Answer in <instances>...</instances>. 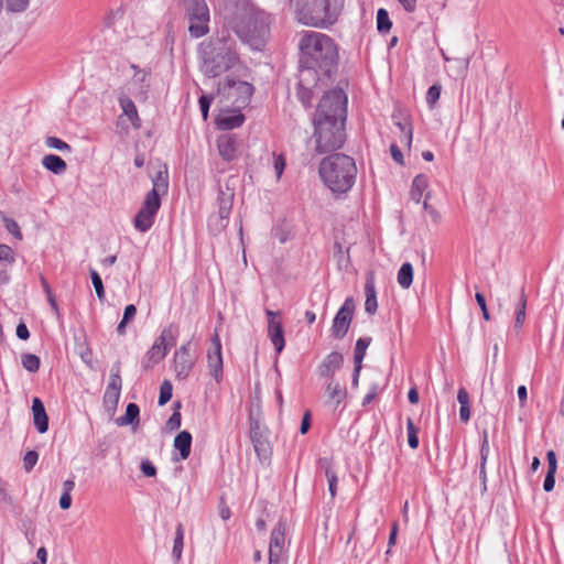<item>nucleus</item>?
Segmentation results:
<instances>
[{
	"label": "nucleus",
	"instance_id": "f257e3e1",
	"mask_svg": "<svg viewBox=\"0 0 564 564\" xmlns=\"http://www.w3.org/2000/svg\"><path fill=\"white\" fill-rule=\"evenodd\" d=\"M347 97L343 89H333L321 99L314 118L312 139L315 152L324 154L339 150L345 142Z\"/></svg>",
	"mask_w": 564,
	"mask_h": 564
},
{
	"label": "nucleus",
	"instance_id": "f03ea898",
	"mask_svg": "<svg viewBox=\"0 0 564 564\" xmlns=\"http://www.w3.org/2000/svg\"><path fill=\"white\" fill-rule=\"evenodd\" d=\"M226 25L242 43L261 50L270 34V15L251 0H223L219 7Z\"/></svg>",
	"mask_w": 564,
	"mask_h": 564
},
{
	"label": "nucleus",
	"instance_id": "7ed1b4c3",
	"mask_svg": "<svg viewBox=\"0 0 564 564\" xmlns=\"http://www.w3.org/2000/svg\"><path fill=\"white\" fill-rule=\"evenodd\" d=\"M300 63L303 67L302 75L312 70H321L329 76L338 59V52L335 42L326 34L305 31L300 43Z\"/></svg>",
	"mask_w": 564,
	"mask_h": 564
},
{
	"label": "nucleus",
	"instance_id": "20e7f679",
	"mask_svg": "<svg viewBox=\"0 0 564 564\" xmlns=\"http://www.w3.org/2000/svg\"><path fill=\"white\" fill-rule=\"evenodd\" d=\"M200 70L215 78L230 70L239 63L236 42L228 33L210 37L199 45Z\"/></svg>",
	"mask_w": 564,
	"mask_h": 564
},
{
	"label": "nucleus",
	"instance_id": "39448f33",
	"mask_svg": "<svg viewBox=\"0 0 564 564\" xmlns=\"http://www.w3.org/2000/svg\"><path fill=\"white\" fill-rule=\"evenodd\" d=\"M318 173L333 193H346L355 184L357 166L352 158L337 153L321 161Z\"/></svg>",
	"mask_w": 564,
	"mask_h": 564
},
{
	"label": "nucleus",
	"instance_id": "423d86ee",
	"mask_svg": "<svg viewBox=\"0 0 564 564\" xmlns=\"http://www.w3.org/2000/svg\"><path fill=\"white\" fill-rule=\"evenodd\" d=\"M344 6V0H294V13L299 23L313 28L334 24Z\"/></svg>",
	"mask_w": 564,
	"mask_h": 564
},
{
	"label": "nucleus",
	"instance_id": "0eeeda50",
	"mask_svg": "<svg viewBox=\"0 0 564 564\" xmlns=\"http://www.w3.org/2000/svg\"><path fill=\"white\" fill-rule=\"evenodd\" d=\"M185 18L188 20V32L192 37L199 39L209 32L210 13L205 0H182Z\"/></svg>",
	"mask_w": 564,
	"mask_h": 564
},
{
	"label": "nucleus",
	"instance_id": "6e6552de",
	"mask_svg": "<svg viewBox=\"0 0 564 564\" xmlns=\"http://www.w3.org/2000/svg\"><path fill=\"white\" fill-rule=\"evenodd\" d=\"M160 206L161 199L158 198L154 192H149L145 195L141 208L134 217L133 224L135 229L141 232L148 231L154 223V216L156 215Z\"/></svg>",
	"mask_w": 564,
	"mask_h": 564
},
{
	"label": "nucleus",
	"instance_id": "1a4fd4ad",
	"mask_svg": "<svg viewBox=\"0 0 564 564\" xmlns=\"http://www.w3.org/2000/svg\"><path fill=\"white\" fill-rule=\"evenodd\" d=\"M121 388L120 364L116 362L111 367V373L102 398L104 406L109 413H113L118 406Z\"/></svg>",
	"mask_w": 564,
	"mask_h": 564
},
{
	"label": "nucleus",
	"instance_id": "9d476101",
	"mask_svg": "<svg viewBox=\"0 0 564 564\" xmlns=\"http://www.w3.org/2000/svg\"><path fill=\"white\" fill-rule=\"evenodd\" d=\"M355 312V302L352 297H347L334 317L332 334L335 338L341 339L346 336Z\"/></svg>",
	"mask_w": 564,
	"mask_h": 564
},
{
	"label": "nucleus",
	"instance_id": "9b49d317",
	"mask_svg": "<svg viewBox=\"0 0 564 564\" xmlns=\"http://www.w3.org/2000/svg\"><path fill=\"white\" fill-rule=\"evenodd\" d=\"M234 202V192L220 191L218 196V214L209 219V227L214 231H221L227 226V220L230 215Z\"/></svg>",
	"mask_w": 564,
	"mask_h": 564
},
{
	"label": "nucleus",
	"instance_id": "f8f14e48",
	"mask_svg": "<svg viewBox=\"0 0 564 564\" xmlns=\"http://www.w3.org/2000/svg\"><path fill=\"white\" fill-rule=\"evenodd\" d=\"M191 341L174 352V371L177 379H186L196 362V356L189 352Z\"/></svg>",
	"mask_w": 564,
	"mask_h": 564
},
{
	"label": "nucleus",
	"instance_id": "ddd939ff",
	"mask_svg": "<svg viewBox=\"0 0 564 564\" xmlns=\"http://www.w3.org/2000/svg\"><path fill=\"white\" fill-rule=\"evenodd\" d=\"M207 362L212 377L220 382L223 379V355L221 343L217 333L210 339V347L207 351Z\"/></svg>",
	"mask_w": 564,
	"mask_h": 564
},
{
	"label": "nucleus",
	"instance_id": "4468645a",
	"mask_svg": "<svg viewBox=\"0 0 564 564\" xmlns=\"http://www.w3.org/2000/svg\"><path fill=\"white\" fill-rule=\"evenodd\" d=\"M224 90L238 106H245L253 94V86L247 82L227 79Z\"/></svg>",
	"mask_w": 564,
	"mask_h": 564
},
{
	"label": "nucleus",
	"instance_id": "2eb2a0df",
	"mask_svg": "<svg viewBox=\"0 0 564 564\" xmlns=\"http://www.w3.org/2000/svg\"><path fill=\"white\" fill-rule=\"evenodd\" d=\"M241 140L231 133H225L217 138V150L221 159L231 162L238 158Z\"/></svg>",
	"mask_w": 564,
	"mask_h": 564
},
{
	"label": "nucleus",
	"instance_id": "dca6fc26",
	"mask_svg": "<svg viewBox=\"0 0 564 564\" xmlns=\"http://www.w3.org/2000/svg\"><path fill=\"white\" fill-rule=\"evenodd\" d=\"M250 440L260 462H268L272 453L271 446L257 422L251 423Z\"/></svg>",
	"mask_w": 564,
	"mask_h": 564
},
{
	"label": "nucleus",
	"instance_id": "f3484780",
	"mask_svg": "<svg viewBox=\"0 0 564 564\" xmlns=\"http://www.w3.org/2000/svg\"><path fill=\"white\" fill-rule=\"evenodd\" d=\"M326 404L336 410L347 398L348 392L345 386L336 380H330L325 390Z\"/></svg>",
	"mask_w": 564,
	"mask_h": 564
},
{
	"label": "nucleus",
	"instance_id": "a211bd4d",
	"mask_svg": "<svg viewBox=\"0 0 564 564\" xmlns=\"http://www.w3.org/2000/svg\"><path fill=\"white\" fill-rule=\"evenodd\" d=\"M365 310L368 314L373 315L378 308L377 302V291H376V282H375V273L372 271L367 273L366 283H365Z\"/></svg>",
	"mask_w": 564,
	"mask_h": 564
},
{
	"label": "nucleus",
	"instance_id": "6ab92c4d",
	"mask_svg": "<svg viewBox=\"0 0 564 564\" xmlns=\"http://www.w3.org/2000/svg\"><path fill=\"white\" fill-rule=\"evenodd\" d=\"M285 524L278 523L272 530L269 544V554L272 556H281L285 541Z\"/></svg>",
	"mask_w": 564,
	"mask_h": 564
},
{
	"label": "nucleus",
	"instance_id": "aec40b11",
	"mask_svg": "<svg viewBox=\"0 0 564 564\" xmlns=\"http://www.w3.org/2000/svg\"><path fill=\"white\" fill-rule=\"evenodd\" d=\"M245 121V116L240 111L223 112L216 119L217 128L220 130H232L240 127Z\"/></svg>",
	"mask_w": 564,
	"mask_h": 564
},
{
	"label": "nucleus",
	"instance_id": "412c9836",
	"mask_svg": "<svg viewBox=\"0 0 564 564\" xmlns=\"http://www.w3.org/2000/svg\"><path fill=\"white\" fill-rule=\"evenodd\" d=\"M268 336L274 346L275 351L280 354L285 346L283 326L280 321L269 319Z\"/></svg>",
	"mask_w": 564,
	"mask_h": 564
},
{
	"label": "nucleus",
	"instance_id": "4be33fe9",
	"mask_svg": "<svg viewBox=\"0 0 564 564\" xmlns=\"http://www.w3.org/2000/svg\"><path fill=\"white\" fill-rule=\"evenodd\" d=\"M32 413L36 430L41 434L45 433L48 430V417L44 404L39 398H34L32 401Z\"/></svg>",
	"mask_w": 564,
	"mask_h": 564
},
{
	"label": "nucleus",
	"instance_id": "5701e85b",
	"mask_svg": "<svg viewBox=\"0 0 564 564\" xmlns=\"http://www.w3.org/2000/svg\"><path fill=\"white\" fill-rule=\"evenodd\" d=\"M344 362L343 355L333 351L326 356L323 364L319 366V375L322 377H330L336 370H338Z\"/></svg>",
	"mask_w": 564,
	"mask_h": 564
},
{
	"label": "nucleus",
	"instance_id": "b1692460",
	"mask_svg": "<svg viewBox=\"0 0 564 564\" xmlns=\"http://www.w3.org/2000/svg\"><path fill=\"white\" fill-rule=\"evenodd\" d=\"M166 354V347H161L154 343L143 357L142 368L145 370L153 368L165 358Z\"/></svg>",
	"mask_w": 564,
	"mask_h": 564
},
{
	"label": "nucleus",
	"instance_id": "393cba45",
	"mask_svg": "<svg viewBox=\"0 0 564 564\" xmlns=\"http://www.w3.org/2000/svg\"><path fill=\"white\" fill-rule=\"evenodd\" d=\"M119 104H120L123 115H126L128 117L131 124L137 129L140 128L141 120L138 115L137 107H135L134 102L132 101V99L126 95H122L119 98Z\"/></svg>",
	"mask_w": 564,
	"mask_h": 564
},
{
	"label": "nucleus",
	"instance_id": "a878e982",
	"mask_svg": "<svg viewBox=\"0 0 564 564\" xmlns=\"http://www.w3.org/2000/svg\"><path fill=\"white\" fill-rule=\"evenodd\" d=\"M174 448L180 452V458L185 460L191 454L192 435L187 431L180 432L174 438Z\"/></svg>",
	"mask_w": 564,
	"mask_h": 564
},
{
	"label": "nucleus",
	"instance_id": "bb28decb",
	"mask_svg": "<svg viewBox=\"0 0 564 564\" xmlns=\"http://www.w3.org/2000/svg\"><path fill=\"white\" fill-rule=\"evenodd\" d=\"M43 166L50 172L61 175L67 170L66 162L55 154H47L42 159Z\"/></svg>",
	"mask_w": 564,
	"mask_h": 564
},
{
	"label": "nucleus",
	"instance_id": "cd10ccee",
	"mask_svg": "<svg viewBox=\"0 0 564 564\" xmlns=\"http://www.w3.org/2000/svg\"><path fill=\"white\" fill-rule=\"evenodd\" d=\"M321 467L325 471V476L328 480V491L332 498L336 497L337 494V475L332 466V460L328 458H322L319 460Z\"/></svg>",
	"mask_w": 564,
	"mask_h": 564
},
{
	"label": "nucleus",
	"instance_id": "c85d7f7f",
	"mask_svg": "<svg viewBox=\"0 0 564 564\" xmlns=\"http://www.w3.org/2000/svg\"><path fill=\"white\" fill-rule=\"evenodd\" d=\"M140 409L135 403H129L126 409V413L122 416L116 419L118 426L126 425H138L139 424Z\"/></svg>",
	"mask_w": 564,
	"mask_h": 564
},
{
	"label": "nucleus",
	"instance_id": "c756f323",
	"mask_svg": "<svg viewBox=\"0 0 564 564\" xmlns=\"http://www.w3.org/2000/svg\"><path fill=\"white\" fill-rule=\"evenodd\" d=\"M177 334V327L174 325H170L161 332V335L155 340V344H159V346L161 347H166V351H169V349L175 345Z\"/></svg>",
	"mask_w": 564,
	"mask_h": 564
},
{
	"label": "nucleus",
	"instance_id": "7c9ffc66",
	"mask_svg": "<svg viewBox=\"0 0 564 564\" xmlns=\"http://www.w3.org/2000/svg\"><path fill=\"white\" fill-rule=\"evenodd\" d=\"M132 69H134V74L132 76V83L139 84V94L142 96H145L148 88L150 86V73L145 69H141L135 65L131 66Z\"/></svg>",
	"mask_w": 564,
	"mask_h": 564
},
{
	"label": "nucleus",
	"instance_id": "2f4dec72",
	"mask_svg": "<svg viewBox=\"0 0 564 564\" xmlns=\"http://www.w3.org/2000/svg\"><path fill=\"white\" fill-rule=\"evenodd\" d=\"M427 186H429L427 177L424 174L416 175L413 180L411 192H410L411 198L415 203H420L421 198L423 196V193L427 188Z\"/></svg>",
	"mask_w": 564,
	"mask_h": 564
},
{
	"label": "nucleus",
	"instance_id": "473e14b6",
	"mask_svg": "<svg viewBox=\"0 0 564 564\" xmlns=\"http://www.w3.org/2000/svg\"><path fill=\"white\" fill-rule=\"evenodd\" d=\"M514 315V329L519 330L522 328L527 315V295L523 291L521 292L516 305Z\"/></svg>",
	"mask_w": 564,
	"mask_h": 564
},
{
	"label": "nucleus",
	"instance_id": "72a5a7b5",
	"mask_svg": "<svg viewBox=\"0 0 564 564\" xmlns=\"http://www.w3.org/2000/svg\"><path fill=\"white\" fill-rule=\"evenodd\" d=\"M413 282V267L410 262L401 265L398 272V283L402 289H409Z\"/></svg>",
	"mask_w": 564,
	"mask_h": 564
},
{
	"label": "nucleus",
	"instance_id": "f704fd0d",
	"mask_svg": "<svg viewBox=\"0 0 564 564\" xmlns=\"http://www.w3.org/2000/svg\"><path fill=\"white\" fill-rule=\"evenodd\" d=\"M371 343L370 337L359 338L356 343L355 354H354V362L355 367H362V360L366 355V350Z\"/></svg>",
	"mask_w": 564,
	"mask_h": 564
},
{
	"label": "nucleus",
	"instance_id": "c9c22d12",
	"mask_svg": "<svg viewBox=\"0 0 564 564\" xmlns=\"http://www.w3.org/2000/svg\"><path fill=\"white\" fill-rule=\"evenodd\" d=\"M169 188V176L167 171H160L153 180V188L150 192H154L160 198L161 194H165Z\"/></svg>",
	"mask_w": 564,
	"mask_h": 564
},
{
	"label": "nucleus",
	"instance_id": "e433bc0d",
	"mask_svg": "<svg viewBox=\"0 0 564 564\" xmlns=\"http://www.w3.org/2000/svg\"><path fill=\"white\" fill-rule=\"evenodd\" d=\"M184 546V529L182 524H178L175 531V539L172 550V555L176 562L182 557V551Z\"/></svg>",
	"mask_w": 564,
	"mask_h": 564
},
{
	"label": "nucleus",
	"instance_id": "4c0bfd02",
	"mask_svg": "<svg viewBox=\"0 0 564 564\" xmlns=\"http://www.w3.org/2000/svg\"><path fill=\"white\" fill-rule=\"evenodd\" d=\"M21 364L26 371L34 373L40 369L41 361L34 354H23L21 356Z\"/></svg>",
	"mask_w": 564,
	"mask_h": 564
},
{
	"label": "nucleus",
	"instance_id": "58836bf2",
	"mask_svg": "<svg viewBox=\"0 0 564 564\" xmlns=\"http://www.w3.org/2000/svg\"><path fill=\"white\" fill-rule=\"evenodd\" d=\"M137 314V307L133 304H129L124 308L123 317L117 327V332L119 335H123L126 333V325L134 318Z\"/></svg>",
	"mask_w": 564,
	"mask_h": 564
},
{
	"label": "nucleus",
	"instance_id": "ea45409f",
	"mask_svg": "<svg viewBox=\"0 0 564 564\" xmlns=\"http://www.w3.org/2000/svg\"><path fill=\"white\" fill-rule=\"evenodd\" d=\"M392 23L390 21L388 11L383 8L377 12V28L379 32L387 33L390 31Z\"/></svg>",
	"mask_w": 564,
	"mask_h": 564
},
{
	"label": "nucleus",
	"instance_id": "a19ab883",
	"mask_svg": "<svg viewBox=\"0 0 564 564\" xmlns=\"http://www.w3.org/2000/svg\"><path fill=\"white\" fill-rule=\"evenodd\" d=\"M2 221L4 224V227L14 237L17 238L18 240H22L23 239V235H22V231L20 229V226L18 225V223L12 219V218H9L4 215H2Z\"/></svg>",
	"mask_w": 564,
	"mask_h": 564
},
{
	"label": "nucleus",
	"instance_id": "79ce46f5",
	"mask_svg": "<svg viewBox=\"0 0 564 564\" xmlns=\"http://www.w3.org/2000/svg\"><path fill=\"white\" fill-rule=\"evenodd\" d=\"M3 1H4L7 10L10 12H13V13L24 12L30 4V0H3Z\"/></svg>",
	"mask_w": 564,
	"mask_h": 564
},
{
	"label": "nucleus",
	"instance_id": "37998d69",
	"mask_svg": "<svg viewBox=\"0 0 564 564\" xmlns=\"http://www.w3.org/2000/svg\"><path fill=\"white\" fill-rule=\"evenodd\" d=\"M490 451L480 449V468H479V479L482 484V492L487 490V473H486V463L489 456Z\"/></svg>",
	"mask_w": 564,
	"mask_h": 564
},
{
	"label": "nucleus",
	"instance_id": "c03bdc74",
	"mask_svg": "<svg viewBox=\"0 0 564 564\" xmlns=\"http://www.w3.org/2000/svg\"><path fill=\"white\" fill-rule=\"evenodd\" d=\"M406 430H408L409 446L413 449L417 448V446H419L417 429L415 427L412 419H408Z\"/></svg>",
	"mask_w": 564,
	"mask_h": 564
},
{
	"label": "nucleus",
	"instance_id": "a18cd8bd",
	"mask_svg": "<svg viewBox=\"0 0 564 564\" xmlns=\"http://www.w3.org/2000/svg\"><path fill=\"white\" fill-rule=\"evenodd\" d=\"M173 387L169 380H164L160 388L159 405H164L172 398Z\"/></svg>",
	"mask_w": 564,
	"mask_h": 564
},
{
	"label": "nucleus",
	"instance_id": "49530a36",
	"mask_svg": "<svg viewBox=\"0 0 564 564\" xmlns=\"http://www.w3.org/2000/svg\"><path fill=\"white\" fill-rule=\"evenodd\" d=\"M45 143L48 148H52V149H55V150H58L62 152H72L70 145L56 137L46 138Z\"/></svg>",
	"mask_w": 564,
	"mask_h": 564
},
{
	"label": "nucleus",
	"instance_id": "de8ad7c7",
	"mask_svg": "<svg viewBox=\"0 0 564 564\" xmlns=\"http://www.w3.org/2000/svg\"><path fill=\"white\" fill-rule=\"evenodd\" d=\"M180 409H181V403L176 402L174 404V412L172 413V415L170 416V419L166 422V426L171 431L177 430L181 426V419H182V416H181V413H180Z\"/></svg>",
	"mask_w": 564,
	"mask_h": 564
},
{
	"label": "nucleus",
	"instance_id": "09e8293b",
	"mask_svg": "<svg viewBox=\"0 0 564 564\" xmlns=\"http://www.w3.org/2000/svg\"><path fill=\"white\" fill-rule=\"evenodd\" d=\"M90 278L98 299L102 301L105 299V290L100 275L94 269H90Z\"/></svg>",
	"mask_w": 564,
	"mask_h": 564
},
{
	"label": "nucleus",
	"instance_id": "8fccbe9b",
	"mask_svg": "<svg viewBox=\"0 0 564 564\" xmlns=\"http://www.w3.org/2000/svg\"><path fill=\"white\" fill-rule=\"evenodd\" d=\"M39 454L35 451H28L23 457V467L26 473H30L37 463Z\"/></svg>",
	"mask_w": 564,
	"mask_h": 564
},
{
	"label": "nucleus",
	"instance_id": "3c124183",
	"mask_svg": "<svg viewBox=\"0 0 564 564\" xmlns=\"http://www.w3.org/2000/svg\"><path fill=\"white\" fill-rule=\"evenodd\" d=\"M440 96H441V86L433 85L427 90L426 102L431 107H433L437 102V100L440 99Z\"/></svg>",
	"mask_w": 564,
	"mask_h": 564
},
{
	"label": "nucleus",
	"instance_id": "603ef678",
	"mask_svg": "<svg viewBox=\"0 0 564 564\" xmlns=\"http://www.w3.org/2000/svg\"><path fill=\"white\" fill-rule=\"evenodd\" d=\"M273 158H274L273 166H274L275 175H276V178H280L285 169V159L283 158V155H278L275 153H273Z\"/></svg>",
	"mask_w": 564,
	"mask_h": 564
},
{
	"label": "nucleus",
	"instance_id": "864d4df0",
	"mask_svg": "<svg viewBox=\"0 0 564 564\" xmlns=\"http://www.w3.org/2000/svg\"><path fill=\"white\" fill-rule=\"evenodd\" d=\"M213 98L206 95L199 97V107L202 111L203 119L206 120L208 118V110L210 107Z\"/></svg>",
	"mask_w": 564,
	"mask_h": 564
},
{
	"label": "nucleus",
	"instance_id": "5fc2aeb1",
	"mask_svg": "<svg viewBox=\"0 0 564 564\" xmlns=\"http://www.w3.org/2000/svg\"><path fill=\"white\" fill-rule=\"evenodd\" d=\"M0 260L12 263L14 261L13 250L7 245H0Z\"/></svg>",
	"mask_w": 564,
	"mask_h": 564
},
{
	"label": "nucleus",
	"instance_id": "6e6d98bb",
	"mask_svg": "<svg viewBox=\"0 0 564 564\" xmlns=\"http://www.w3.org/2000/svg\"><path fill=\"white\" fill-rule=\"evenodd\" d=\"M476 297V301L481 310V313H482V317L486 319V321H489L490 319V315H489V312H488V308H487V304H486V299L484 296V294L481 293H476L475 295Z\"/></svg>",
	"mask_w": 564,
	"mask_h": 564
},
{
	"label": "nucleus",
	"instance_id": "4d7b16f0",
	"mask_svg": "<svg viewBox=\"0 0 564 564\" xmlns=\"http://www.w3.org/2000/svg\"><path fill=\"white\" fill-rule=\"evenodd\" d=\"M141 470L148 477H154L156 475V468L150 460H142Z\"/></svg>",
	"mask_w": 564,
	"mask_h": 564
},
{
	"label": "nucleus",
	"instance_id": "13d9d810",
	"mask_svg": "<svg viewBox=\"0 0 564 564\" xmlns=\"http://www.w3.org/2000/svg\"><path fill=\"white\" fill-rule=\"evenodd\" d=\"M547 458V471L556 473L557 470V459L554 451H549L546 454Z\"/></svg>",
	"mask_w": 564,
	"mask_h": 564
},
{
	"label": "nucleus",
	"instance_id": "bf43d9fd",
	"mask_svg": "<svg viewBox=\"0 0 564 564\" xmlns=\"http://www.w3.org/2000/svg\"><path fill=\"white\" fill-rule=\"evenodd\" d=\"M555 474L556 473H551V471L546 473V476H545V479H544V482H543V489L546 492L552 491L553 488H554V485H555Z\"/></svg>",
	"mask_w": 564,
	"mask_h": 564
},
{
	"label": "nucleus",
	"instance_id": "052dcab7",
	"mask_svg": "<svg viewBox=\"0 0 564 564\" xmlns=\"http://www.w3.org/2000/svg\"><path fill=\"white\" fill-rule=\"evenodd\" d=\"M397 1L402 6L404 11H406L408 13H412L416 10L417 0H397Z\"/></svg>",
	"mask_w": 564,
	"mask_h": 564
},
{
	"label": "nucleus",
	"instance_id": "680f3d73",
	"mask_svg": "<svg viewBox=\"0 0 564 564\" xmlns=\"http://www.w3.org/2000/svg\"><path fill=\"white\" fill-rule=\"evenodd\" d=\"M398 127L400 128V130L402 132L405 133L406 144L410 147L411 142H412V137H413L412 127L410 124L402 123V122H398Z\"/></svg>",
	"mask_w": 564,
	"mask_h": 564
},
{
	"label": "nucleus",
	"instance_id": "e2e57ef3",
	"mask_svg": "<svg viewBox=\"0 0 564 564\" xmlns=\"http://www.w3.org/2000/svg\"><path fill=\"white\" fill-rule=\"evenodd\" d=\"M17 336L22 339V340H26L29 339L30 337V332L26 327V325L24 323H20L18 326H17Z\"/></svg>",
	"mask_w": 564,
	"mask_h": 564
},
{
	"label": "nucleus",
	"instance_id": "0e129e2a",
	"mask_svg": "<svg viewBox=\"0 0 564 564\" xmlns=\"http://www.w3.org/2000/svg\"><path fill=\"white\" fill-rule=\"evenodd\" d=\"M390 152L395 162L403 164V155L398 145L391 144Z\"/></svg>",
	"mask_w": 564,
	"mask_h": 564
},
{
	"label": "nucleus",
	"instance_id": "69168bd1",
	"mask_svg": "<svg viewBox=\"0 0 564 564\" xmlns=\"http://www.w3.org/2000/svg\"><path fill=\"white\" fill-rule=\"evenodd\" d=\"M457 400H458L460 406L469 405V394L464 388H460L458 390Z\"/></svg>",
	"mask_w": 564,
	"mask_h": 564
},
{
	"label": "nucleus",
	"instance_id": "338daca9",
	"mask_svg": "<svg viewBox=\"0 0 564 564\" xmlns=\"http://www.w3.org/2000/svg\"><path fill=\"white\" fill-rule=\"evenodd\" d=\"M70 505H72V496H70V494L63 492V495L59 498V507L63 510H66V509H68L70 507Z\"/></svg>",
	"mask_w": 564,
	"mask_h": 564
},
{
	"label": "nucleus",
	"instance_id": "774afa93",
	"mask_svg": "<svg viewBox=\"0 0 564 564\" xmlns=\"http://www.w3.org/2000/svg\"><path fill=\"white\" fill-rule=\"evenodd\" d=\"M230 516L231 511L229 507L221 500L219 503V517L226 521L230 518Z\"/></svg>",
	"mask_w": 564,
	"mask_h": 564
}]
</instances>
